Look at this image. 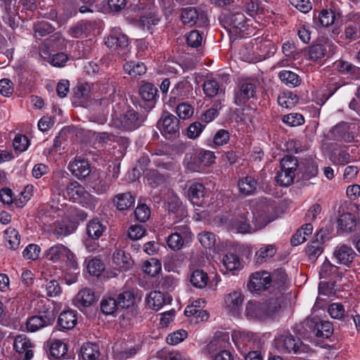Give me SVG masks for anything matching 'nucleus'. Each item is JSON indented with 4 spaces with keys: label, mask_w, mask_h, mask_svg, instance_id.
Wrapping results in <instances>:
<instances>
[{
    "label": "nucleus",
    "mask_w": 360,
    "mask_h": 360,
    "mask_svg": "<svg viewBox=\"0 0 360 360\" xmlns=\"http://www.w3.org/2000/svg\"><path fill=\"white\" fill-rule=\"evenodd\" d=\"M249 212L243 210L240 212L236 217L231 221V226L238 233H251L264 227L271 220L264 218L262 214H257L253 217L254 221L252 224L249 223L248 216Z\"/></svg>",
    "instance_id": "obj_1"
},
{
    "label": "nucleus",
    "mask_w": 360,
    "mask_h": 360,
    "mask_svg": "<svg viewBox=\"0 0 360 360\" xmlns=\"http://www.w3.org/2000/svg\"><path fill=\"white\" fill-rule=\"evenodd\" d=\"M48 260L56 263L59 261L65 262L66 266L72 269H78V263L75 255L63 244H56L49 248L45 253Z\"/></svg>",
    "instance_id": "obj_2"
},
{
    "label": "nucleus",
    "mask_w": 360,
    "mask_h": 360,
    "mask_svg": "<svg viewBox=\"0 0 360 360\" xmlns=\"http://www.w3.org/2000/svg\"><path fill=\"white\" fill-rule=\"evenodd\" d=\"M274 345L276 349L282 354H298L304 352L307 349V346L299 338L290 333L279 335L275 339Z\"/></svg>",
    "instance_id": "obj_3"
},
{
    "label": "nucleus",
    "mask_w": 360,
    "mask_h": 360,
    "mask_svg": "<svg viewBox=\"0 0 360 360\" xmlns=\"http://www.w3.org/2000/svg\"><path fill=\"white\" fill-rule=\"evenodd\" d=\"M129 39L120 27H114L105 40V44L112 51L124 57L129 52Z\"/></svg>",
    "instance_id": "obj_4"
},
{
    "label": "nucleus",
    "mask_w": 360,
    "mask_h": 360,
    "mask_svg": "<svg viewBox=\"0 0 360 360\" xmlns=\"http://www.w3.org/2000/svg\"><path fill=\"white\" fill-rule=\"evenodd\" d=\"M302 327L305 333H313L315 336L328 338L333 333V327L327 321H317L315 319L307 318L302 323Z\"/></svg>",
    "instance_id": "obj_5"
},
{
    "label": "nucleus",
    "mask_w": 360,
    "mask_h": 360,
    "mask_svg": "<svg viewBox=\"0 0 360 360\" xmlns=\"http://www.w3.org/2000/svg\"><path fill=\"white\" fill-rule=\"evenodd\" d=\"M165 203L168 214L173 219L174 223L180 222L187 217V210L179 198L173 191L168 193Z\"/></svg>",
    "instance_id": "obj_6"
},
{
    "label": "nucleus",
    "mask_w": 360,
    "mask_h": 360,
    "mask_svg": "<svg viewBox=\"0 0 360 360\" xmlns=\"http://www.w3.org/2000/svg\"><path fill=\"white\" fill-rule=\"evenodd\" d=\"M181 19L185 25H196L198 27H206L209 23L205 13L194 7L184 8L181 11Z\"/></svg>",
    "instance_id": "obj_7"
},
{
    "label": "nucleus",
    "mask_w": 360,
    "mask_h": 360,
    "mask_svg": "<svg viewBox=\"0 0 360 360\" xmlns=\"http://www.w3.org/2000/svg\"><path fill=\"white\" fill-rule=\"evenodd\" d=\"M55 321V316L52 311L39 312L27 319L26 328L30 332L34 333L45 327L51 326Z\"/></svg>",
    "instance_id": "obj_8"
},
{
    "label": "nucleus",
    "mask_w": 360,
    "mask_h": 360,
    "mask_svg": "<svg viewBox=\"0 0 360 360\" xmlns=\"http://www.w3.org/2000/svg\"><path fill=\"white\" fill-rule=\"evenodd\" d=\"M158 89L150 82H145L139 88V96L141 100L139 105L146 111H150L154 108L158 96Z\"/></svg>",
    "instance_id": "obj_9"
},
{
    "label": "nucleus",
    "mask_w": 360,
    "mask_h": 360,
    "mask_svg": "<svg viewBox=\"0 0 360 360\" xmlns=\"http://www.w3.org/2000/svg\"><path fill=\"white\" fill-rule=\"evenodd\" d=\"M271 284V276L266 271H257L251 274L247 284L248 289L253 294L266 290Z\"/></svg>",
    "instance_id": "obj_10"
},
{
    "label": "nucleus",
    "mask_w": 360,
    "mask_h": 360,
    "mask_svg": "<svg viewBox=\"0 0 360 360\" xmlns=\"http://www.w3.org/2000/svg\"><path fill=\"white\" fill-rule=\"evenodd\" d=\"M86 229L89 238L85 240V246L89 251H93L97 245L92 244V240H98L105 231L106 226L98 219H93L87 223Z\"/></svg>",
    "instance_id": "obj_11"
},
{
    "label": "nucleus",
    "mask_w": 360,
    "mask_h": 360,
    "mask_svg": "<svg viewBox=\"0 0 360 360\" xmlns=\"http://www.w3.org/2000/svg\"><path fill=\"white\" fill-rule=\"evenodd\" d=\"M354 137V133L349 131V125L345 122L336 124L326 134L328 140L345 143L352 142Z\"/></svg>",
    "instance_id": "obj_12"
},
{
    "label": "nucleus",
    "mask_w": 360,
    "mask_h": 360,
    "mask_svg": "<svg viewBox=\"0 0 360 360\" xmlns=\"http://www.w3.org/2000/svg\"><path fill=\"white\" fill-rule=\"evenodd\" d=\"M229 336L227 333H221L217 335L204 348L205 354L211 359L215 354L226 348L229 344Z\"/></svg>",
    "instance_id": "obj_13"
},
{
    "label": "nucleus",
    "mask_w": 360,
    "mask_h": 360,
    "mask_svg": "<svg viewBox=\"0 0 360 360\" xmlns=\"http://www.w3.org/2000/svg\"><path fill=\"white\" fill-rule=\"evenodd\" d=\"M193 85L186 77L182 78L172 89L171 98L174 101H184L188 99L193 94Z\"/></svg>",
    "instance_id": "obj_14"
},
{
    "label": "nucleus",
    "mask_w": 360,
    "mask_h": 360,
    "mask_svg": "<svg viewBox=\"0 0 360 360\" xmlns=\"http://www.w3.org/2000/svg\"><path fill=\"white\" fill-rule=\"evenodd\" d=\"M256 91L257 87L254 82L241 83L239 90L235 93V103L238 106L244 105L250 98L255 97Z\"/></svg>",
    "instance_id": "obj_15"
},
{
    "label": "nucleus",
    "mask_w": 360,
    "mask_h": 360,
    "mask_svg": "<svg viewBox=\"0 0 360 360\" xmlns=\"http://www.w3.org/2000/svg\"><path fill=\"white\" fill-rule=\"evenodd\" d=\"M68 196L75 202H86L91 198L90 193L77 181H71L66 188Z\"/></svg>",
    "instance_id": "obj_16"
},
{
    "label": "nucleus",
    "mask_w": 360,
    "mask_h": 360,
    "mask_svg": "<svg viewBox=\"0 0 360 360\" xmlns=\"http://www.w3.org/2000/svg\"><path fill=\"white\" fill-rule=\"evenodd\" d=\"M356 253L352 248L346 244L338 245L333 252V257L337 262L349 266L354 261Z\"/></svg>",
    "instance_id": "obj_17"
},
{
    "label": "nucleus",
    "mask_w": 360,
    "mask_h": 360,
    "mask_svg": "<svg viewBox=\"0 0 360 360\" xmlns=\"http://www.w3.org/2000/svg\"><path fill=\"white\" fill-rule=\"evenodd\" d=\"M160 122L162 125V132L167 136H176L179 134L180 120L175 115L165 112L162 115Z\"/></svg>",
    "instance_id": "obj_18"
},
{
    "label": "nucleus",
    "mask_w": 360,
    "mask_h": 360,
    "mask_svg": "<svg viewBox=\"0 0 360 360\" xmlns=\"http://www.w3.org/2000/svg\"><path fill=\"white\" fill-rule=\"evenodd\" d=\"M146 118V115H139L134 110H129L123 115L121 123L125 129L134 130L141 126Z\"/></svg>",
    "instance_id": "obj_19"
},
{
    "label": "nucleus",
    "mask_w": 360,
    "mask_h": 360,
    "mask_svg": "<svg viewBox=\"0 0 360 360\" xmlns=\"http://www.w3.org/2000/svg\"><path fill=\"white\" fill-rule=\"evenodd\" d=\"M243 300L244 297L240 292L233 291L226 296L225 307L233 316H238Z\"/></svg>",
    "instance_id": "obj_20"
},
{
    "label": "nucleus",
    "mask_w": 360,
    "mask_h": 360,
    "mask_svg": "<svg viewBox=\"0 0 360 360\" xmlns=\"http://www.w3.org/2000/svg\"><path fill=\"white\" fill-rule=\"evenodd\" d=\"M345 36L346 39L356 40L360 38V13L352 15L345 23Z\"/></svg>",
    "instance_id": "obj_21"
},
{
    "label": "nucleus",
    "mask_w": 360,
    "mask_h": 360,
    "mask_svg": "<svg viewBox=\"0 0 360 360\" xmlns=\"http://www.w3.org/2000/svg\"><path fill=\"white\" fill-rule=\"evenodd\" d=\"M315 238H316L307 245L306 249L308 258L311 262L316 261L323 250L322 245L324 242V234L320 231L316 234Z\"/></svg>",
    "instance_id": "obj_22"
},
{
    "label": "nucleus",
    "mask_w": 360,
    "mask_h": 360,
    "mask_svg": "<svg viewBox=\"0 0 360 360\" xmlns=\"http://www.w3.org/2000/svg\"><path fill=\"white\" fill-rule=\"evenodd\" d=\"M333 46V44L326 41L324 43H316L309 46L307 49L308 58L314 62L321 60L327 54L328 49Z\"/></svg>",
    "instance_id": "obj_23"
},
{
    "label": "nucleus",
    "mask_w": 360,
    "mask_h": 360,
    "mask_svg": "<svg viewBox=\"0 0 360 360\" xmlns=\"http://www.w3.org/2000/svg\"><path fill=\"white\" fill-rule=\"evenodd\" d=\"M284 300L283 292L281 290H278L274 296L269 297L265 302L262 303L264 305L266 317L271 316L277 312L281 307Z\"/></svg>",
    "instance_id": "obj_24"
},
{
    "label": "nucleus",
    "mask_w": 360,
    "mask_h": 360,
    "mask_svg": "<svg viewBox=\"0 0 360 360\" xmlns=\"http://www.w3.org/2000/svg\"><path fill=\"white\" fill-rule=\"evenodd\" d=\"M77 313L75 310L63 311L58 319V326L63 330L72 329L77 323Z\"/></svg>",
    "instance_id": "obj_25"
},
{
    "label": "nucleus",
    "mask_w": 360,
    "mask_h": 360,
    "mask_svg": "<svg viewBox=\"0 0 360 360\" xmlns=\"http://www.w3.org/2000/svg\"><path fill=\"white\" fill-rule=\"evenodd\" d=\"M68 169L74 176L79 179L86 177L91 172L88 161L77 158L70 162Z\"/></svg>",
    "instance_id": "obj_26"
},
{
    "label": "nucleus",
    "mask_w": 360,
    "mask_h": 360,
    "mask_svg": "<svg viewBox=\"0 0 360 360\" xmlns=\"http://www.w3.org/2000/svg\"><path fill=\"white\" fill-rule=\"evenodd\" d=\"M245 316L248 319H263L266 318L264 305L260 302L249 301L246 304Z\"/></svg>",
    "instance_id": "obj_27"
},
{
    "label": "nucleus",
    "mask_w": 360,
    "mask_h": 360,
    "mask_svg": "<svg viewBox=\"0 0 360 360\" xmlns=\"http://www.w3.org/2000/svg\"><path fill=\"white\" fill-rule=\"evenodd\" d=\"M113 202L117 210L124 211L134 205L135 198L129 192L119 193L115 196Z\"/></svg>",
    "instance_id": "obj_28"
},
{
    "label": "nucleus",
    "mask_w": 360,
    "mask_h": 360,
    "mask_svg": "<svg viewBox=\"0 0 360 360\" xmlns=\"http://www.w3.org/2000/svg\"><path fill=\"white\" fill-rule=\"evenodd\" d=\"M96 301L94 292L89 288L80 290L75 297V305L78 307H86L91 305Z\"/></svg>",
    "instance_id": "obj_29"
},
{
    "label": "nucleus",
    "mask_w": 360,
    "mask_h": 360,
    "mask_svg": "<svg viewBox=\"0 0 360 360\" xmlns=\"http://www.w3.org/2000/svg\"><path fill=\"white\" fill-rule=\"evenodd\" d=\"M202 89L207 97H214L218 94L225 93V89L220 86L216 78L207 79L202 85Z\"/></svg>",
    "instance_id": "obj_30"
},
{
    "label": "nucleus",
    "mask_w": 360,
    "mask_h": 360,
    "mask_svg": "<svg viewBox=\"0 0 360 360\" xmlns=\"http://www.w3.org/2000/svg\"><path fill=\"white\" fill-rule=\"evenodd\" d=\"M238 186L240 193L243 195H252L257 187V181L255 178L247 176L239 180Z\"/></svg>",
    "instance_id": "obj_31"
},
{
    "label": "nucleus",
    "mask_w": 360,
    "mask_h": 360,
    "mask_svg": "<svg viewBox=\"0 0 360 360\" xmlns=\"http://www.w3.org/2000/svg\"><path fill=\"white\" fill-rule=\"evenodd\" d=\"M231 29L236 33H243L248 29L247 20L245 15L242 13H236L230 17Z\"/></svg>",
    "instance_id": "obj_32"
},
{
    "label": "nucleus",
    "mask_w": 360,
    "mask_h": 360,
    "mask_svg": "<svg viewBox=\"0 0 360 360\" xmlns=\"http://www.w3.org/2000/svg\"><path fill=\"white\" fill-rule=\"evenodd\" d=\"M205 187L200 183H193L190 185L187 195L193 204L200 205L204 197Z\"/></svg>",
    "instance_id": "obj_33"
},
{
    "label": "nucleus",
    "mask_w": 360,
    "mask_h": 360,
    "mask_svg": "<svg viewBox=\"0 0 360 360\" xmlns=\"http://www.w3.org/2000/svg\"><path fill=\"white\" fill-rule=\"evenodd\" d=\"M278 78L282 83L289 87H296L300 85L302 79L300 77L294 72L283 70L278 72Z\"/></svg>",
    "instance_id": "obj_34"
},
{
    "label": "nucleus",
    "mask_w": 360,
    "mask_h": 360,
    "mask_svg": "<svg viewBox=\"0 0 360 360\" xmlns=\"http://www.w3.org/2000/svg\"><path fill=\"white\" fill-rule=\"evenodd\" d=\"M136 299L134 291L128 290L119 293L117 295L116 302L119 309H128L134 305Z\"/></svg>",
    "instance_id": "obj_35"
},
{
    "label": "nucleus",
    "mask_w": 360,
    "mask_h": 360,
    "mask_svg": "<svg viewBox=\"0 0 360 360\" xmlns=\"http://www.w3.org/2000/svg\"><path fill=\"white\" fill-rule=\"evenodd\" d=\"M328 312L333 319L345 322L350 321L349 312L345 314L344 306L341 303H332L328 306Z\"/></svg>",
    "instance_id": "obj_36"
},
{
    "label": "nucleus",
    "mask_w": 360,
    "mask_h": 360,
    "mask_svg": "<svg viewBox=\"0 0 360 360\" xmlns=\"http://www.w3.org/2000/svg\"><path fill=\"white\" fill-rule=\"evenodd\" d=\"M124 71L131 77H136L146 73V65L139 61H128L123 65Z\"/></svg>",
    "instance_id": "obj_37"
},
{
    "label": "nucleus",
    "mask_w": 360,
    "mask_h": 360,
    "mask_svg": "<svg viewBox=\"0 0 360 360\" xmlns=\"http://www.w3.org/2000/svg\"><path fill=\"white\" fill-rule=\"evenodd\" d=\"M209 280V277L207 274L201 270V269H195L194 270L191 276H190V282L191 283L197 288H204L207 285V282Z\"/></svg>",
    "instance_id": "obj_38"
},
{
    "label": "nucleus",
    "mask_w": 360,
    "mask_h": 360,
    "mask_svg": "<svg viewBox=\"0 0 360 360\" xmlns=\"http://www.w3.org/2000/svg\"><path fill=\"white\" fill-rule=\"evenodd\" d=\"M340 229L346 232L353 231L356 226L354 216L351 213L341 214L338 221Z\"/></svg>",
    "instance_id": "obj_39"
},
{
    "label": "nucleus",
    "mask_w": 360,
    "mask_h": 360,
    "mask_svg": "<svg viewBox=\"0 0 360 360\" xmlns=\"http://www.w3.org/2000/svg\"><path fill=\"white\" fill-rule=\"evenodd\" d=\"M278 103L282 108L290 109L293 108L298 102V96L292 92H283L278 97Z\"/></svg>",
    "instance_id": "obj_40"
},
{
    "label": "nucleus",
    "mask_w": 360,
    "mask_h": 360,
    "mask_svg": "<svg viewBox=\"0 0 360 360\" xmlns=\"http://www.w3.org/2000/svg\"><path fill=\"white\" fill-rule=\"evenodd\" d=\"M146 302L149 307L158 311L165 304V299L162 292L153 291L148 295Z\"/></svg>",
    "instance_id": "obj_41"
},
{
    "label": "nucleus",
    "mask_w": 360,
    "mask_h": 360,
    "mask_svg": "<svg viewBox=\"0 0 360 360\" xmlns=\"http://www.w3.org/2000/svg\"><path fill=\"white\" fill-rule=\"evenodd\" d=\"M159 21L160 18L155 13H149L139 18L137 25L143 30L150 31L151 27L157 25Z\"/></svg>",
    "instance_id": "obj_42"
},
{
    "label": "nucleus",
    "mask_w": 360,
    "mask_h": 360,
    "mask_svg": "<svg viewBox=\"0 0 360 360\" xmlns=\"http://www.w3.org/2000/svg\"><path fill=\"white\" fill-rule=\"evenodd\" d=\"M276 253V246L274 245H268L264 248H261L255 255V262L257 264L265 262L268 259L271 258Z\"/></svg>",
    "instance_id": "obj_43"
},
{
    "label": "nucleus",
    "mask_w": 360,
    "mask_h": 360,
    "mask_svg": "<svg viewBox=\"0 0 360 360\" xmlns=\"http://www.w3.org/2000/svg\"><path fill=\"white\" fill-rule=\"evenodd\" d=\"M100 305L101 311L106 315H112L119 309L116 298L111 296L104 297Z\"/></svg>",
    "instance_id": "obj_44"
},
{
    "label": "nucleus",
    "mask_w": 360,
    "mask_h": 360,
    "mask_svg": "<svg viewBox=\"0 0 360 360\" xmlns=\"http://www.w3.org/2000/svg\"><path fill=\"white\" fill-rule=\"evenodd\" d=\"M112 262L117 266L121 268H128L131 265V257L129 254L125 253L122 250L115 251L112 257Z\"/></svg>",
    "instance_id": "obj_45"
},
{
    "label": "nucleus",
    "mask_w": 360,
    "mask_h": 360,
    "mask_svg": "<svg viewBox=\"0 0 360 360\" xmlns=\"http://www.w3.org/2000/svg\"><path fill=\"white\" fill-rule=\"evenodd\" d=\"M161 269V263L155 258H151L150 260L146 261L143 266L144 273L151 276H156Z\"/></svg>",
    "instance_id": "obj_46"
},
{
    "label": "nucleus",
    "mask_w": 360,
    "mask_h": 360,
    "mask_svg": "<svg viewBox=\"0 0 360 360\" xmlns=\"http://www.w3.org/2000/svg\"><path fill=\"white\" fill-rule=\"evenodd\" d=\"M67 351V345L59 340H54L50 347V354L55 359L64 356Z\"/></svg>",
    "instance_id": "obj_47"
},
{
    "label": "nucleus",
    "mask_w": 360,
    "mask_h": 360,
    "mask_svg": "<svg viewBox=\"0 0 360 360\" xmlns=\"http://www.w3.org/2000/svg\"><path fill=\"white\" fill-rule=\"evenodd\" d=\"M81 352L85 360H95L99 355L98 346L92 343H86L83 345Z\"/></svg>",
    "instance_id": "obj_48"
},
{
    "label": "nucleus",
    "mask_w": 360,
    "mask_h": 360,
    "mask_svg": "<svg viewBox=\"0 0 360 360\" xmlns=\"http://www.w3.org/2000/svg\"><path fill=\"white\" fill-rule=\"evenodd\" d=\"M329 159L335 165H344L350 162L351 155L345 150H341L338 153L333 151L329 155Z\"/></svg>",
    "instance_id": "obj_49"
},
{
    "label": "nucleus",
    "mask_w": 360,
    "mask_h": 360,
    "mask_svg": "<svg viewBox=\"0 0 360 360\" xmlns=\"http://www.w3.org/2000/svg\"><path fill=\"white\" fill-rule=\"evenodd\" d=\"M223 264L231 271L238 270L240 265L238 255L233 253L226 254L223 258Z\"/></svg>",
    "instance_id": "obj_50"
},
{
    "label": "nucleus",
    "mask_w": 360,
    "mask_h": 360,
    "mask_svg": "<svg viewBox=\"0 0 360 360\" xmlns=\"http://www.w3.org/2000/svg\"><path fill=\"white\" fill-rule=\"evenodd\" d=\"M13 347L18 353L23 354L28 348L32 347V344L26 336L18 335L15 338Z\"/></svg>",
    "instance_id": "obj_51"
},
{
    "label": "nucleus",
    "mask_w": 360,
    "mask_h": 360,
    "mask_svg": "<svg viewBox=\"0 0 360 360\" xmlns=\"http://www.w3.org/2000/svg\"><path fill=\"white\" fill-rule=\"evenodd\" d=\"M184 240L180 233H173L167 237V243L171 250L176 251L182 248Z\"/></svg>",
    "instance_id": "obj_52"
},
{
    "label": "nucleus",
    "mask_w": 360,
    "mask_h": 360,
    "mask_svg": "<svg viewBox=\"0 0 360 360\" xmlns=\"http://www.w3.org/2000/svg\"><path fill=\"white\" fill-rule=\"evenodd\" d=\"M198 238L200 244L205 248L210 249L215 245L216 238L213 233L203 231L198 234Z\"/></svg>",
    "instance_id": "obj_53"
},
{
    "label": "nucleus",
    "mask_w": 360,
    "mask_h": 360,
    "mask_svg": "<svg viewBox=\"0 0 360 360\" xmlns=\"http://www.w3.org/2000/svg\"><path fill=\"white\" fill-rule=\"evenodd\" d=\"M282 121L290 127H298L304 123V118L302 115L293 112L284 115Z\"/></svg>",
    "instance_id": "obj_54"
},
{
    "label": "nucleus",
    "mask_w": 360,
    "mask_h": 360,
    "mask_svg": "<svg viewBox=\"0 0 360 360\" xmlns=\"http://www.w3.org/2000/svg\"><path fill=\"white\" fill-rule=\"evenodd\" d=\"M6 240L8 243L9 248L15 250L20 245V235L15 229H8L5 231Z\"/></svg>",
    "instance_id": "obj_55"
},
{
    "label": "nucleus",
    "mask_w": 360,
    "mask_h": 360,
    "mask_svg": "<svg viewBox=\"0 0 360 360\" xmlns=\"http://www.w3.org/2000/svg\"><path fill=\"white\" fill-rule=\"evenodd\" d=\"M280 165L282 169L293 173H295L298 168V161L297 158L292 155H285L281 160Z\"/></svg>",
    "instance_id": "obj_56"
},
{
    "label": "nucleus",
    "mask_w": 360,
    "mask_h": 360,
    "mask_svg": "<svg viewBox=\"0 0 360 360\" xmlns=\"http://www.w3.org/2000/svg\"><path fill=\"white\" fill-rule=\"evenodd\" d=\"M295 178V173L282 169L277 173L276 176V181L281 186H288L290 185Z\"/></svg>",
    "instance_id": "obj_57"
},
{
    "label": "nucleus",
    "mask_w": 360,
    "mask_h": 360,
    "mask_svg": "<svg viewBox=\"0 0 360 360\" xmlns=\"http://www.w3.org/2000/svg\"><path fill=\"white\" fill-rule=\"evenodd\" d=\"M270 276L271 283H273L278 288L283 287L288 278L285 271L282 269L275 270Z\"/></svg>",
    "instance_id": "obj_58"
},
{
    "label": "nucleus",
    "mask_w": 360,
    "mask_h": 360,
    "mask_svg": "<svg viewBox=\"0 0 360 360\" xmlns=\"http://www.w3.org/2000/svg\"><path fill=\"white\" fill-rule=\"evenodd\" d=\"M184 314L186 316H193L197 319L196 320L197 322L198 321H206L208 319V318L210 316V314L207 311L202 310L201 309H195L194 308H193V307H186L184 310Z\"/></svg>",
    "instance_id": "obj_59"
},
{
    "label": "nucleus",
    "mask_w": 360,
    "mask_h": 360,
    "mask_svg": "<svg viewBox=\"0 0 360 360\" xmlns=\"http://www.w3.org/2000/svg\"><path fill=\"white\" fill-rule=\"evenodd\" d=\"M86 268L91 275L98 276L104 270V264L101 259L94 258L88 262Z\"/></svg>",
    "instance_id": "obj_60"
},
{
    "label": "nucleus",
    "mask_w": 360,
    "mask_h": 360,
    "mask_svg": "<svg viewBox=\"0 0 360 360\" xmlns=\"http://www.w3.org/2000/svg\"><path fill=\"white\" fill-rule=\"evenodd\" d=\"M338 271V267L333 265L328 260H326L320 269L319 275L321 278L328 279L331 278L335 272Z\"/></svg>",
    "instance_id": "obj_61"
},
{
    "label": "nucleus",
    "mask_w": 360,
    "mask_h": 360,
    "mask_svg": "<svg viewBox=\"0 0 360 360\" xmlns=\"http://www.w3.org/2000/svg\"><path fill=\"white\" fill-rule=\"evenodd\" d=\"M158 358L162 360H189L188 358L177 351L163 350L158 353Z\"/></svg>",
    "instance_id": "obj_62"
},
{
    "label": "nucleus",
    "mask_w": 360,
    "mask_h": 360,
    "mask_svg": "<svg viewBox=\"0 0 360 360\" xmlns=\"http://www.w3.org/2000/svg\"><path fill=\"white\" fill-rule=\"evenodd\" d=\"M134 214L138 221L145 222L150 216V210L146 204H139L134 211Z\"/></svg>",
    "instance_id": "obj_63"
},
{
    "label": "nucleus",
    "mask_w": 360,
    "mask_h": 360,
    "mask_svg": "<svg viewBox=\"0 0 360 360\" xmlns=\"http://www.w3.org/2000/svg\"><path fill=\"white\" fill-rule=\"evenodd\" d=\"M36 37H43L51 33L54 27L47 22H41L34 26Z\"/></svg>",
    "instance_id": "obj_64"
}]
</instances>
